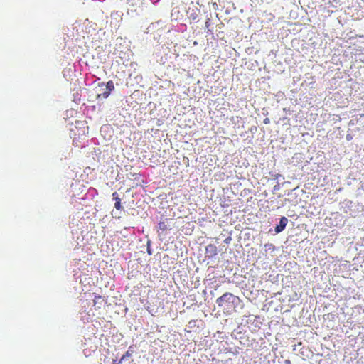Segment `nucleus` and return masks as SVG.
Here are the masks:
<instances>
[{
    "mask_svg": "<svg viewBox=\"0 0 364 364\" xmlns=\"http://www.w3.org/2000/svg\"><path fill=\"white\" fill-rule=\"evenodd\" d=\"M237 299L232 293L226 292L221 296L217 299L216 303L220 307L227 306L229 307L228 304L234 303V300Z\"/></svg>",
    "mask_w": 364,
    "mask_h": 364,
    "instance_id": "nucleus-1",
    "label": "nucleus"
},
{
    "mask_svg": "<svg viewBox=\"0 0 364 364\" xmlns=\"http://www.w3.org/2000/svg\"><path fill=\"white\" fill-rule=\"evenodd\" d=\"M93 306L100 309L103 304L105 302L104 298L96 293H93Z\"/></svg>",
    "mask_w": 364,
    "mask_h": 364,
    "instance_id": "nucleus-2",
    "label": "nucleus"
},
{
    "mask_svg": "<svg viewBox=\"0 0 364 364\" xmlns=\"http://www.w3.org/2000/svg\"><path fill=\"white\" fill-rule=\"evenodd\" d=\"M287 223H288V219L286 217H284V216L280 218L279 225H277L275 227V232L277 233H279V232H281L282 231H283L284 230L286 225H287Z\"/></svg>",
    "mask_w": 364,
    "mask_h": 364,
    "instance_id": "nucleus-3",
    "label": "nucleus"
},
{
    "mask_svg": "<svg viewBox=\"0 0 364 364\" xmlns=\"http://www.w3.org/2000/svg\"><path fill=\"white\" fill-rule=\"evenodd\" d=\"M159 231H161V233H164L168 230H171V225H168L166 221H160L158 224Z\"/></svg>",
    "mask_w": 364,
    "mask_h": 364,
    "instance_id": "nucleus-4",
    "label": "nucleus"
},
{
    "mask_svg": "<svg viewBox=\"0 0 364 364\" xmlns=\"http://www.w3.org/2000/svg\"><path fill=\"white\" fill-rule=\"evenodd\" d=\"M113 200H115L114 203V208L117 210H121L122 209V205H121V198L119 197V195L117 192H114L112 193Z\"/></svg>",
    "mask_w": 364,
    "mask_h": 364,
    "instance_id": "nucleus-5",
    "label": "nucleus"
},
{
    "mask_svg": "<svg viewBox=\"0 0 364 364\" xmlns=\"http://www.w3.org/2000/svg\"><path fill=\"white\" fill-rule=\"evenodd\" d=\"M132 348V347L130 346L129 348V350H127L122 356V358H120L119 360V363H122L123 362V360H124L127 358L128 357H131L132 355V353H133V350H130V349Z\"/></svg>",
    "mask_w": 364,
    "mask_h": 364,
    "instance_id": "nucleus-6",
    "label": "nucleus"
},
{
    "mask_svg": "<svg viewBox=\"0 0 364 364\" xmlns=\"http://www.w3.org/2000/svg\"><path fill=\"white\" fill-rule=\"evenodd\" d=\"M106 87L108 90L107 92H111L114 89V82L112 80H109L107 82Z\"/></svg>",
    "mask_w": 364,
    "mask_h": 364,
    "instance_id": "nucleus-7",
    "label": "nucleus"
},
{
    "mask_svg": "<svg viewBox=\"0 0 364 364\" xmlns=\"http://www.w3.org/2000/svg\"><path fill=\"white\" fill-rule=\"evenodd\" d=\"M206 250L207 251H211L213 255H215L217 254V247L213 245H208Z\"/></svg>",
    "mask_w": 364,
    "mask_h": 364,
    "instance_id": "nucleus-8",
    "label": "nucleus"
},
{
    "mask_svg": "<svg viewBox=\"0 0 364 364\" xmlns=\"http://www.w3.org/2000/svg\"><path fill=\"white\" fill-rule=\"evenodd\" d=\"M109 95H110L109 92L105 91L102 94H97L96 99L100 100L101 97H103L105 99V98H107Z\"/></svg>",
    "mask_w": 364,
    "mask_h": 364,
    "instance_id": "nucleus-9",
    "label": "nucleus"
},
{
    "mask_svg": "<svg viewBox=\"0 0 364 364\" xmlns=\"http://www.w3.org/2000/svg\"><path fill=\"white\" fill-rule=\"evenodd\" d=\"M264 123L265 124H269V118H265V119H264Z\"/></svg>",
    "mask_w": 364,
    "mask_h": 364,
    "instance_id": "nucleus-10",
    "label": "nucleus"
}]
</instances>
